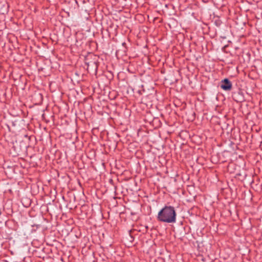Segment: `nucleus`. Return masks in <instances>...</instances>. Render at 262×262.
<instances>
[{
    "instance_id": "nucleus-1",
    "label": "nucleus",
    "mask_w": 262,
    "mask_h": 262,
    "mask_svg": "<svg viewBox=\"0 0 262 262\" xmlns=\"http://www.w3.org/2000/svg\"><path fill=\"white\" fill-rule=\"evenodd\" d=\"M176 212L172 206H165L158 214L157 219L167 223H174L176 222Z\"/></svg>"
},
{
    "instance_id": "nucleus-2",
    "label": "nucleus",
    "mask_w": 262,
    "mask_h": 262,
    "mask_svg": "<svg viewBox=\"0 0 262 262\" xmlns=\"http://www.w3.org/2000/svg\"><path fill=\"white\" fill-rule=\"evenodd\" d=\"M221 87L224 90L229 91L232 88V84L228 79H225L221 82Z\"/></svg>"
}]
</instances>
